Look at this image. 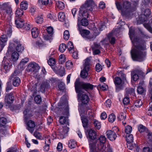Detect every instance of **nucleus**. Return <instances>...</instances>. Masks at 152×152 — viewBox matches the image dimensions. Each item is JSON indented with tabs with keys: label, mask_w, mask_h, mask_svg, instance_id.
Segmentation results:
<instances>
[{
	"label": "nucleus",
	"mask_w": 152,
	"mask_h": 152,
	"mask_svg": "<svg viewBox=\"0 0 152 152\" xmlns=\"http://www.w3.org/2000/svg\"><path fill=\"white\" fill-rule=\"evenodd\" d=\"M129 36L134 46L131 51L132 59L140 62L143 61L145 59L146 56V52L144 51L145 48L139 45V39L135 37L133 30L131 28L129 29Z\"/></svg>",
	"instance_id": "f257e3e1"
},
{
	"label": "nucleus",
	"mask_w": 152,
	"mask_h": 152,
	"mask_svg": "<svg viewBox=\"0 0 152 152\" xmlns=\"http://www.w3.org/2000/svg\"><path fill=\"white\" fill-rule=\"evenodd\" d=\"M115 4L118 10L123 16L128 15L130 13L135 10V8L131 6L130 3L127 1L118 2L116 1Z\"/></svg>",
	"instance_id": "f03ea898"
},
{
	"label": "nucleus",
	"mask_w": 152,
	"mask_h": 152,
	"mask_svg": "<svg viewBox=\"0 0 152 152\" xmlns=\"http://www.w3.org/2000/svg\"><path fill=\"white\" fill-rule=\"evenodd\" d=\"M96 7L93 0H86L84 4L80 9L79 15L81 14L82 16L87 18L89 14L94 11Z\"/></svg>",
	"instance_id": "7ed1b4c3"
},
{
	"label": "nucleus",
	"mask_w": 152,
	"mask_h": 152,
	"mask_svg": "<svg viewBox=\"0 0 152 152\" xmlns=\"http://www.w3.org/2000/svg\"><path fill=\"white\" fill-rule=\"evenodd\" d=\"M75 86L76 93L82 92L83 89L91 90L93 89V86L89 83H83L80 82L79 79H77L75 83Z\"/></svg>",
	"instance_id": "20e7f679"
},
{
	"label": "nucleus",
	"mask_w": 152,
	"mask_h": 152,
	"mask_svg": "<svg viewBox=\"0 0 152 152\" xmlns=\"http://www.w3.org/2000/svg\"><path fill=\"white\" fill-rule=\"evenodd\" d=\"M14 48H15L18 52H21L24 49L23 46L21 44L19 41L17 39H14L12 42H10L6 55H9L10 52L11 51L12 49Z\"/></svg>",
	"instance_id": "39448f33"
},
{
	"label": "nucleus",
	"mask_w": 152,
	"mask_h": 152,
	"mask_svg": "<svg viewBox=\"0 0 152 152\" xmlns=\"http://www.w3.org/2000/svg\"><path fill=\"white\" fill-rule=\"evenodd\" d=\"M80 20V18L79 17H78L77 20V27L81 35L84 38L86 39H94V37L91 36L89 35L90 31L89 30L82 29L81 27V25L79 24V21Z\"/></svg>",
	"instance_id": "423d86ee"
},
{
	"label": "nucleus",
	"mask_w": 152,
	"mask_h": 152,
	"mask_svg": "<svg viewBox=\"0 0 152 152\" xmlns=\"http://www.w3.org/2000/svg\"><path fill=\"white\" fill-rule=\"evenodd\" d=\"M9 55H6L4 58V60L3 61V68L2 71L5 73L9 72L12 66V63L10 62L8 60V56Z\"/></svg>",
	"instance_id": "0eeeda50"
},
{
	"label": "nucleus",
	"mask_w": 152,
	"mask_h": 152,
	"mask_svg": "<svg viewBox=\"0 0 152 152\" xmlns=\"http://www.w3.org/2000/svg\"><path fill=\"white\" fill-rule=\"evenodd\" d=\"M114 82L116 86V91L118 92L123 90L124 88V83L120 77H115Z\"/></svg>",
	"instance_id": "6e6552de"
},
{
	"label": "nucleus",
	"mask_w": 152,
	"mask_h": 152,
	"mask_svg": "<svg viewBox=\"0 0 152 152\" xmlns=\"http://www.w3.org/2000/svg\"><path fill=\"white\" fill-rule=\"evenodd\" d=\"M2 8L0 10L1 14L5 17L7 15L10 16L12 12V10L10 7L7 5H3Z\"/></svg>",
	"instance_id": "1a4fd4ad"
},
{
	"label": "nucleus",
	"mask_w": 152,
	"mask_h": 152,
	"mask_svg": "<svg viewBox=\"0 0 152 152\" xmlns=\"http://www.w3.org/2000/svg\"><path fill=\"white\" fill-rule=\"evenodd\" d=\"M82 92L77 93H78L77 97L80 99L82 103L84 104H87L90 101V99L88 95L86 94H81Z\"/></svg>",
	"instance_id": "9d476101"
},
{
	"label": "nucleus",
	"mask_w": 152,
	"mask_h": 152,
	"mask_svg": "<svg viewBox=\"0 0 152 152\" xmlns=\"http://www.w3.org/2000/svg\"><path fill=\"white\" fill-rule=\"evenodd\" d=\"M106 138L104 136H101L97 140V142L95 145L96 147V149L99 150V148H102L104 147V144L106 140Z\"/></svg>",
	"instance_id": "9b49d317"
},
{
	"label": "nucleus",
	"mask_w": 152,
	"mask_h": 152,
	"mask_svg": "<svg viewBox=\"0 0 152 152\" xmlns=\"http://www.w3.org/2000/svg\"><path fill=\"white\" fill-rule=\"evenodd\" d=\"M28 69L29 71L36 73L39 70L40 67L35 62H32L29 64L28 66Z\"/></svg>",
	"instance_id": "f8f14e48"
},
{
	"label": "nucleus",
	"mask_w": 152,
	"mask_h": 152,
	"mask_svg": "<svg viewBox=\"0 0 152 152\" xmlns=\"http://www.w3.org/2000/svg\"><path fill=\"white\" fill-rule=\"evenodd\" d=\"M118 30V28H117L115 30H113L111 33H109L107 35L110 42L112 45H114L115 42V39L113 36L114 35L117 36Z\"/></svg>",
	"instance_id": "ddd939ff"
},
{
	"label": "nucleus",
	"mask_w": 152,
	"mask_h": 152,
	"mask_svg": "<svg viewBox=\"0 0 152 152\" xmlns=\"http://www.w3.org/2000/svg\"><path fill=\"white\" fill-rule=\"evenodd\" d=\"M69 128L67 127H65L63 129H59L58 133V138L62 139L64 138L67 133Z\"/></svg>",
	"instance_id": "4468645a"
},
{
	"label": "nucleus",
	"mask_w": 152,
	"mask_h": 152,
	"mask_svg": "<svg viewBox=\"0 0 152 152\" xmlns=\"http://www.w3.org/2000/svg\"><path fill=\"white\" fill-rule=\"evenodd\" d=\"M151 15V11L149 9H147L144 11V15H142V16L139 18V19L141 21V23L146 22L148 20V17Z\"/></svg>",
	"instance_id": "2eb2a0df"
},
{
	"label": "nucleus",
	"mask_w": 152,
	"mask_h": 152,
	"mask_svg": "<svg viewBox=\"0 0 152 152\" xmlns=\"http://www.w3.org/2000/svg\"><path fill=\"white\" fill-rule=\"evenodd\" d=\"M62 101V98H61V99L60 102L58 103V105L59 106H63L65 105V108L64 109L65 112L64 113L63 115H66V117H68L69 115V108L67 102L65 100L64 102V103Z\"/></svg>",
	"instance_id": "dca6fc26"
},
{
	"label": "nucleus",
	"mask_w": 152,
	"mask_h": 152,
	"mask_svg": "<svg viewBox=\"0 0 152 152\" xmlns=\"http://www.w3.org/2000/svg\"><path fill=\"white\" fill-rule=\"evenodd\" d=\"M138 74L143 75V72L141 70L135 69L131 73L132 79L134 81H136L138 79L139 77Z\"/></svg>",
	"instance_id": "f3484780"
},
{
	"label": "nucleus",
	"mask_w": 152,
	"mask_h": 152,
	"mask_svg": "<svg viewBox=\"0 0 152 152\" xmlns=\"http://www.w3.org/2000/svg\"><path fill=\"white\" fill-rule=\"evenodd\" d=\"M106 133L107 136L110 140L113 141L115 139L117 135L115 132L111 130H109Z\"/></svg>",
	"instance_id": "a211bd4d"
},
{
	"label": "nucleus",
	"mask_w": 152,
	"mask_h": 152,
	"mask_svg": "<svg viewBox=\"0 0 152 152\" xmlns=\"http://www.w3.org/2000/svg\"><path fill=\"white\" fill-rule=\"evenodd\" d=\"M7 39L6 35H3L1 36L0 38V52L6 45Z\"/></svg>",
	"instance_id": "6ab92c4d"
},
{
	"label": "nucleus",
	"mask_w": 152,
	"mask_h": 152,
	"mask_svg": "<svg viewBox=\"0 0 152 152\" xmlns=\"http://www.w3.org/2000/svg\"><path fill=\"white\" fill-rule=\"evenodd\" d=\"M16 75V71H15L14 73L11 75V76L13 77L12 78H13L12 80V84L15 86H19L20 83V79L18 77H14V75Z\"/></svg>",
	"instance_id": "aec40b11"
},
{
	"label": "nucleus",
	"mask_w": 152,
	"mask_h": 152,
	"mask_svg": "<svg viewBox=\"0 0 152 152\" xmlns=\"http://www.w3.org/2000/svg\"><path fill=\"white\" fill-rule=\"evenodd\" d=\"M27 127V129L31 133H33L35 127V123L33 121L30 120L26 123Z\"/></svg>",
	"instance_id": "412c9836"
},
{
	"label": "nucleus",
	"mask_w": 152,
	"mask_h": 152,
	"mask_svg": "<svg viewBox=\"0 0 152 152\" xmlns=\"http://www.w3.org/2000/svg\"><path fill=\"white\" fill-rule=\"evenodd\" d=\"M14 97L11 94L7 95L5 96V102L9 106L13 103Z\"/></svg>",
	"instance_id": "4be33fe9"
},
{
	"label": "nucleus",
	"mask_w": 152,
	"mask_h": 152,
	"mask_svg": "<svg viewBox=\"0 0 152 152\" xmlns=\"http://www.w3.org/2000/svg\"><path fill=\"white\" fill-rule=\"evenodd\" d=\"M15 23L16 27L18 28H22L25 24L24 21L20 18H15Z\"/></svg>",
	"instance_id": "5701e85b"
},
{
	"label": "nucleus",
	"mask_w": 152,
	"mask_h": 152,
	"mask_svg": "<svg viewBox=\"0 0 152 152\" xmlns=\"http://www.w3.org/2000/svg\"><path fill=\"white\" fill-rule=\"evenodd\" d=\"M80 16L79 15V16L78 17H80V20L79 21V22L80 21V23H81V25L84 26H87L88 25V21L87 20V19H86V18H87V17H85V16H83L81 14L80 15ZM87 17V18H88ZM79 24L80 25V23H79Z\"/></svg>",
	"instance_id": "b1692460"
},
{
	"label": "nucleus",
	"mask_w": 152,
	"mask_h": 152,
	"mask_svg": "<svg viewBox=\"0 0 152 152\" xmlns=\"http://www.w3.org/2000/svg\"><path fill=\"white\" fill-rule=\"evenodd\" d=\"M127 147L128 149L133 150L135 152H139V148L138 146L135 143L132 144L131 143L127 144Z\"/></svg>",
	"instance_id": "393cba45"
},
{
	"label": "nucleus",
	"mask_w": 152,
	"mask_h": 152,
	"mask_svg": "<svg viewBox=\"0 0 152 152\" xmlns=\"http://www.w3.org/2000/svg\"><path fill=\"white\" fill-rule=\"evenodd\" d=\"M89 69L88 67H83V69L81 70L80 75L83 78H86L88 76V72L89 71Z\"/></svg>",
	"instance_id": "a878e982"
},
{
	"label": "nucleus",
	"mask_w": 152,
	"mask_h": 152,
	"mask_svg": "<svg viewBox=\"0 0 152 152\" xmlns=\"http://www.w3.org/2000/svg\"><path fill=\"white\" fill-rule=\"evenodd\" d=\"M118 120L122 121V123L124 125L126 124V121H125L126 118L125 113H120L118 116Z\"/></svg>",
	"instance_id": "bb28decb"
},
{
	"label": "nucleus",
	"mask_w": 152,
	"mask_h": 152,
	"mask_svg": "<svg viewBox=\"0 0 152 152\" xmlns=\"http://www.w3.org/2000/svg\"><path fill=\"white\" fill-rule=\"evenodd\" d=\"M19 57V54L17 52L14 51L12 52L10 59V61L12 62L16 61L18 59Z\"/></svg>",
	"instance_id": "cd10ccee"
},
{
	"label": "nucleus",
	"mask_w": 152,
	"mask_h": 152,
	"mask_svg": "<svg viewBox=\"0 0 152 152\" xmlns=\"http://www.w3.org/2000/svg\"><path fill=\"white\" fill-rule=\"evenodd\" d=\"M101 152H112V149L109 144H107V147H104L101 148H99V150Z\"/></svg>",
	"instance_id": "c85d7f7f"
},
{
	"label": "nucleus",
	"mask_w": 152,
	"mask_h": 152,
	"mask_svg": "<svg viewBox=\"0 0 152 152\" xmlns=\"http://www.w3.org/2000/svg\"><path fill=\"white\" fill-rule=\"evenodd\" d=\"M31 34L32 37L34 38L37 37L39 34V31L38 28L34 27L33 28L31 31Z\"/></svg>",
	"instance_id": "c756f323"
},
{
	"label": "nucleus",
	"mask_w": 152,
	"mask_h": 152,
	"mask_svg": "<svg viewBox=\"0 0 152 152\" xmlns=\"http://www.w3.org/2000/svg\"><path fill=\"white\" fill-rule=\"evenodd\" d=\"M23 113L24 114V118L26 122L28 118L32 116L31 114V111L28 109L25 110L23 112Z\"/></svg>",
	"instance_id": "7c9ffc66"
},
{
	"label": "nucleus",
	"mask_w": 152,
	"mask_h": 152,
	"mask_svg": "<svg viewBox=\"0 0 152 152\" xmlns=\"http://www.w3.org/2000/svg\"><path fill=\"white\" fill-rule=\"evenodd\" d=\"M126 95L129 96V95H132L134 96L135 95V92L134 89L132 88H128L126 89Z\"/></svg>",
	"instance_id": "2f4dec72"
},
{
	"label": "nucleus",
	"mask_w": 152,
	"mask_h": 152,
	"mask_svg": "<svg viewBox=\"0 0 152 152\" xmlns=\"http://www.w3.org/2000/svg\"><path fill=\"white\" fill-rule=\"evenodd\" d=\"M38 3L40 5L45 6L52 3L51 0H38Z\"/></svg>",
	"instance_id": "473e14b6"
},
{
	"label": "nucleus",
	"mask_w": 152,
	"mask_h": 152,
	"mask_svg": "<svg viewBox=\"0 0 152 152\" xmlns=\"http://www.w3.org/2000/svg\"><path fill=\"white\" fill-rule=\"evenodd\" d=\"M68 145L70 148L71 149L73 148L76 146L77 142L74 140H71L69 141Z\"/></svg>",
	"instance_id": "72a5a7b5"
},
{
	"label": "nucleus",
	"mask_w": 152,
	"mask_h": 152,
	"mask_svg": "<svg viewBox=\"0 0 152 152\" xmlns=\"http://www.w3.org/2000/svg\"><path fill=\"white\" fill-rule=\"evenodd\" d=\"M48 63L50 66L54 71L55 70L54 66L56 64L55 59L53 58H50L48 61Z\"/></svg>",
	"instance_id": "f704fd0d"
},
{
	"label": "nucleus",
	"mask_w": 152,
	"mask_h": 152,
	"mask_svg": "<svg viewBox=\"0 0 152 152\" xmlns=\"http://www.w3.org/2000/svg\"><path fill=\"white\" fill-rule=\"evenodd\" d=\"M88 136L90 139L93 140L96 137V134L94 130L91 129L88 131Z\"/></svg>",
	"instance_id": "c9c22d12"
},
{
	"label": "nucleus",
	"mask_w": 152,
	"mask_h": 152,
	"mask_svg": "<svg viewBox=\"0 0 152 152\" xmlns=\"http://www.w3.org/2000/svg\"><path fill=\"white\" fill-rule=\"evenodd\" d=\"M50 86V85L47 83H42L40 86V90L42 92H44L46 88H48Z\"/></svg>",
	"instance_id": "e433bc0d"
},
{
	"label": "nucleus",
	"mask_w": 152,
	"mask_h": 152,
	"mask_svg": "<svg viewBox=\"0 0 152 152\" xmlns=\"http://www.w3.org/2000/svg\"><path fill=\"white\" fill-rule=\"evenodd\" d=\"M126 140L127 144L131 143L133 141V137L132 134H127L126 136Z\"/></svg>",
	"instance_id": "4c0bfd02"
},
{
	"label": "nucleus",
	"mask_w": 152,
	"mask_h": 152,
	"mask_svg": "<svg viewBox=\"0 0 152 152\" xmlns=\"http://www.w3.org/2000/svg\"><path fill=\"white\" fill-rule=\"evenodd\" d=\"M43 37L44 40L46 41H48L51 42V40L52 39V36L51 34H43Z\"/></svg>",
	"instance_id": "58836bf2"
},
{
	"label": "nucleus",
	"mask_w": 152,
	"mask_h": 152,
	"mask_svg": "<svg viewBox=\"0 0 152 152\" xmlns=\"http://www.w3.org/2000/svg\"><path fill=\"white\" fill-rule=\"evenodd\" d=\"M67 48L69 52L71 53L75 49L74 48V46L73 45V43L72 42H69L67 44Z\"/></svg>",
	"instance_id": "ea45409f"
},
{
	"label": "nucleus",
	"mask_w": 152,
	"mask_h": 152,
	"mask_svg": "<svg viewBox=\"0 0 152 152\" xmlns=\"http://www.w3.org/2000/svg\"><path fill=\"white\" fill-rule=\"evenodd\" d=\"M20 7L22 10H26L28 7L27 2L25 1H22L20 3Z\"/></svg>",
	"instance_id": "a19ab883"
},
{
	"label": "nucleus",
	"mask_w": 152,
	"mask_h": 152,
	"mask_svg": "<svg viewBox=\"0 0 152 152\" xmlns=\"http://www.w3.org/2000/svg\"><path fill=\"white\" fill-rule=\"evenodd\" d=\"M58 19L59 21L63 22L65 19V15L64 12H60L58 15Z\"/></svg>",
	"instance_id": "79ce46f5"
},
{
	"label": "nucleus",
	"mask_w": 152,
	"mask_h": 152,
	"mask_svg": "<svg viewBox=\"0 0 152 152\" xmlns=\"http://www.w3.org/2000/svg\"><path fill=\"white\" fill-rule=\"evenodd\" d=\"M23 12L22 10L19 8L17 9L15 12L16 18H20L23 15Z\"/></svg>",
	"instance_id": "37998d69"
},
{
	"label": "nucleus",
	"mask_w": 152,
	"mask_h": 152,
	"mask_svg": "<svg viewBox=\"0 0 152 152\" xmlns=\"http://www.w3.org/2000/svg\"><path fill=\"white\" fill-rule=\"evenodd\" d=\"M7 133L6 128L4 127L0 126V136L3 137Z\"/></svg>",
	"instance_id": "c03bdc74"
},
{
	"label": "nucleus",
	"mask_w": 152,
	"mask_h": 152,
	"mask_svg": "<svg viewBox=\"0 0 152 152\" xmlns=\"http://www.w3.org/2000/svg\"><path fill=\"white\" fill-rule=\"evenodd\" d=\"M56 4V6L60 10H62L64 8V4L62 1H58Z\"/></svg>",
	"instance_id": "a18cd8bd"
},
{
	"label": "nucleus",
	"mask_w": 152,
	"mask_h": 152,
	"mask_svg": "<svg viewBox=\"0 0 152 152\" xmlns=\"http://www.w3.org/2000/svg\"><path fill=\"white\" fill-rule=\"evenodd\" d=\"M7 119L4 117H2L0 118V126H4L7 123Z\"/></svg>",
	"instance_id": "49530a36"
},
{
	"label": "nucleus",
	"mask_w": 152,
	"mask_h": 152,
	"mask_svg": "<svg viewBox=\"0 0 152 152\" xmlns=\"http://www.w3.org/2000/svg\"><path fill=\"white\" fill-rule=\"evenodd\" d=\"M43 21V19L42 15L38 16L35 18V22L37 23L41 24L42 23Z\"/></svg>",
	"instance_id": "de8ad7c7"
},
{
	"label": "nucleus",
	"mask_w": 152,
	"mask_h": 152,
	"mask_svg": "<svg viewBox=\"0 0 152 152\" xmlns=\"http://www.w3.org/2000/svg\"><path fill=\"white\" fill-rule=\"evenodd\" d=\"M94 124L96 128L98 129H99L101 127L100 122L97 120H94Z\"/></svg>",
	"instance_id": "09e8293b"
},
{
	"label": "nucleus",
	"mask_w": 152,
	"mask_h": 152,
	"mask_svg": "<svg viewBox=\"0 0 152 152\" xmlns=\"http://www.w3.org/2000/svg\"><path fill=\"white\" fill-rule=\"evenodd\" d=\"M116 119L115 115L113 113L110 114L108 117V120L111 123H113L115 121Z\"/></svg>",
	"instance_id": "8fccbe9b"
},
{
	"label": "nucleus",
	"mask_w": 152,
	"mask_h": 152,
	"mask_svg": "<svg viewBox=\"0 0 152 152\" xmlns=\"http://www.w3.org/2000/svg\"><path fill=\"white\" fill-rule=\"evenodd\" d=\"M66 47L65 44L62 43L61 44L59 47V50L61 52H64L66 49Z\"/></svg>",
	"instance_id": "3c124183"
},
{
	"label": "nucleus",
	"mask_w": 152,
	"mask_h": 152,
	"mask_svg": "<svg viewBox=\"0 0 152 152\" xmlns=\"http://www.w3.org/2000/svg\"><path fill=\"white\" fill-rule=\"evenodd\" d=\"M142 101L140 99L136 100L134 103L135 106L137 107H140L142 105Z\"/></svg>",
	"instance_id": "603ef678"
},
{
	"label": "nucleus",
	"mask_w": 152,
	"mask_h": 152,
	"mask_svg": "<svg viewBox=\"0 0 152 152\" xmlns=\"http://www.w3.org/2000/svg\"><path fill=\"white\" fill-rule=\"evenodd\" d=\"M81 120L83 124V126L84 128L87 127L88 121L87 118H81Z\"/></svg>",
	"instance_id": "864d4df0"
},
{
	"label": "nucleus",
	"mask_w": 152,
	"mask_h": 152,
	"mask_svg": "<svg viewBox=\"0 0 152 152\" xmlns=\"http://www.w3.org/2000/svg\"><path fill=\"white\" fill-rule=\"evenodd\" d=\"M42 100L41 97L40 95H37L34 98V101L37 104H40L42 102Z\"/></svg>",
	"instance_id": "5fc2aeb1"
},
{
	"label": "nucleus",
	"mask_w": 152,
	"mask_h": 152,
	"mask_svg": "<svg viewBox=\"0 0 152 152\" xmlns=\"http://www.w3.org/2000/svg\"><path fill=\"white\" fill-rule=\"evenodd\" d=\"M129 102V96L125 94V97L123 100V104H127Z\"/></svg>",
	"instance_id": "6e6d98bb"
},
{
	"label": "nucleus",
	"mask_w": 152,
	"mask_h": 152,
	"mask_svg": "<svg viewBox=\"0 0 152 152\" xmlns=\"http://www.w3.org/2000/svg\"><path fill=\"white\" fill-rule=\"evenodd\" d=\"M132 127L130 126L127 125L125 127V131L126 134H128L132 132Z\"/></svg>",
	"instance_id": "4d7b16f0"
},
{
	"label": "nucleus",
	"mask_w": 152,
	"mask_h": 152,
	"mask_svg": "<svg viewBox=\"0 0 152 152\" xmlns=\"http://www.w3.org/2000/svg\"><path fill=\"white\" fill-rule=\"evenodd\" d=\"M89 146L91 149L90 152H95V151H96L97 150H98L97 148L96 149V147L95 146L94 144L90 143Z\"/></svg>",
	"instance_id": "13d9d810"
},
{
	"label": "nucleus",
	"mask_w": 152,
	"mask_h": 152,
	"mask_svg": "<svg viewBox=\"0 0 152 152\" xmlns=\"http://www.w3.org/2000/svg\"><path fill=\"white\" fill-rule=\"evenodd\" d=\"M90 59L87 58L85 61V63L84 65V67H88V68L90 69L89 64H90Z\"/></svg>",
	"instance_id": "bf43d9fd"
},
{
	"label": "nucleus",
	"mask_w": 152,
	"mask_h": 152,
	"mask_svg": "<svg viewBox=\"0 0 152 152\" xmlns=\"http://www.w3.org/2000/svg\"><path fill=\"white\" fill-rule=\"evenodd\" d=\"M87 117L90 118L92 119L93 117V113L92 112L91 110L89 109L86 112Z\"/></svg>",
	"instance_id": "052dcab7"
},
{
	"label": "nucleus",
	"mask_w": 152,
	"mask_h": 152,
	"mask_svg": "<svg viewBox=\"0 0 152 152\" xmlns=\"http://www.w3.org/2000/svg\"><path fill=\"white\" fill-rule=\"evenodd\" d=\"M69 34L68 31L66 30L64 32V39L66 40L68 39L69 37Z\"/></svg>",
	"instance_id": "680f3d73"
},
{
	"label": "nucleus",
	"mask_w": 152,
	"mask_h": 152,
	"mask_svg": "<svg viewBox=\"0 0 152 152\" xmlns=\"http://www.w3.org/2000/svg\"><path fill=\"white\" fill-rule=\"evenodd\" d=\"M98 87L101 90L104 91L108 88L107 86L105 83H102L98 85Z\"/></svg>",
	"instance_id": "e2e57ef3"
},
{
	"label": "nucleus",
	"mask_w": 152,
	"mask_h": 152,
	"mask_svg": "<svg viewBox=\"0 0 152 152\" xmlns=\"http://www.w3.org/2000/svg\"><path fill=\"white\" fill-rule=\"evenodd\" d=\"M67 118L66 117L61 116L60 118L59 121L61 124H64L66 121Z\"/></svg>",
	"instance_id": "0e129e2a"
},
{
	"label": "nucleus",
	"mask_w": 152,
	"mask_h": 152,
	"mask_svg": "<svg viewBox=\"0 0 152 152\" xmlns=\"http://www.w3.org/2000/svg\"><path fill=\"white\" fill-rule=\"evenodd\" d=\"M34 135L37 139H41L42 136L41 134L39 132L35 131L34 133Z\"/></svg>",
	"instance_id": "69168bd1"
},
{
	"label": "nucleus",
	"mask_w": 152,
	"mask_h": 152,
	"mask_svg": "<svg viewBox=\"0 0 152 152\" xmlns=\"http://www.w3.org/2000/svg\"><path fill=\"white\" fill-rule=\"evenodd\" d=\"M143 152H152V145L151 147H144L143 148Z\"/></svg>",
	"instance_id": "338daca9"
},
{
	"label": "nucleus",
	"mask_w": 152,
	"mask_h": 152,
	"mask_svg": "<svg viewBox=\"0 0 152 152\" xmlns=\"http://www.w3.org/2000/svg\"><path fill=\"white\" fill-rule=\"evenodd\" d=\"M143 25L150 32L152 33V28L148 24L144 23Z\"/></svg>",
	"instance_id": "774afa93"
}]
</instances>
